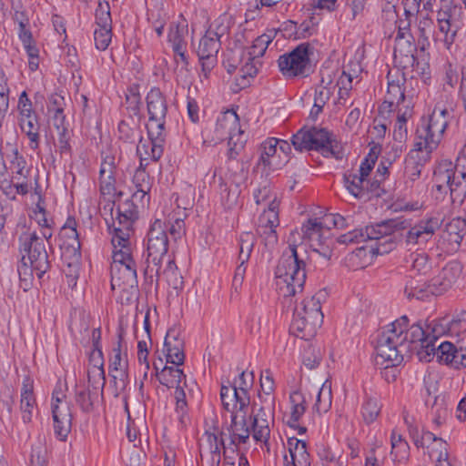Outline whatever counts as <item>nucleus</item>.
Returning a JSON list of instances; mask_svg holds the SVG:
<instances>
[{"label":"nucleus","instance_id":"f257e3e1","mask_svg":"<svg viewBox=\"0 0 466 466\" xmlns=\"http://www.w3.org/2000/svg\"><path fill=\"white\" fill-rule=\"evenodd\" d=\"M432 339L425 337V329L420 323L410 325L406 315L393 321L381 333L376 346V363L385 369L400 365L403 356L416 352L420 360L428 362L429 350H434Z\"/></svg>","mask_w":466,"mask_h":466},{"label":"nucleus","instance_id":"f03ea898","mask_svg":"<svg viewBox=\"0 0 466 466\" xmlns=\"http://www.w3.org/2000/svg\"><path fill=\"white\" fill-rule=\"evenodd\" d=\"M167 232L174 240H177L185 234L183 219L176 218L174 222L167 223L161 218H155L151 223L147 237V257L145 275L153 281H158L161 274L162 263L167 258L168 237Z\"/></svg>","mask_w":466,"mask_h":466},{"label":"nucleus","instance_id":"7ed1b4c3","mask_svg":"<svg viewBox=\"0 0 466 466\" xmlns=\"http://www.w3.org/2000/svg\"><path fill=\"white\" fill-rule=\"evenodd\" d=\"M299 239L301 236L299 231L290 233L288 238L289 249L282 254L275 270L277 289L284 298L302 292L306 281V265L297 251Z\"/></svg>","mask_w":466,"mask_h":466},{"label":"nucleus","instance_id":"20e7f679","mask_svg":"<svg viewBox=\"0 0 466 466\" xmlns=\"http://www.w3.org/2000/svg\"><path fill=\"white\" fill-rule=\"evenodd\" d=\"M324 298L325 293L319 291L296 304L290 324V330L296 337L309 340L316 335L323 322L321 299Z\"/></svg>","mask_w":466,"mask_h":466},{"label":"nucleus","instance_id":"39448f33","mask_svg":"<svg viewBox=\"0 0 466 466\" xmlns=\"http://www.w3.org/2000/svg\"><path fill=\"white\" fill-rule=\"evenodd\" d=\"M242 132L239 119L234 111L228 110L221 113L217 122L203 131L204 143L217 145L224 139H228V157L236 158L243 149L244 141L241 139Z\"/></svg>","mask_w":466,"mask_h":466},{"label":"nucleus","instance_id":"423d86ee","mask_svg":"<svg viewBox=\"0 0 466 466\" xmlns=\"http://www.w3.org/2000/svg\"><path fill=\"white\" fill-rule=\"evenodd\" d=\"M448 124V111L435 107L417 127L414 148L431 156L441 141Z\"/></svg>","mask_w":466,"mask_h":466},{"label":"nucleus","instance_id":"0eeeda50","mask_svg":"<svg viewBox=\"0 0 466 466\" xmlns=\"http://www.w3.org/2000/svg\"><path fill=\"white\" fill-rule=\"evenodd\" d=\"M113 245V262L111 265V287L126 289L137 284V264L132 256L131 242Z\"/></svg>","mask_w":466,"mask_h":466},{"label":"nucleus","instance_id":"6e6552de","mask_svg":"<svg viewBox=\"0 0 466 466\" xmlns=\"http://www.w3.org/2000/svg\"><path fill=\"white\" fill-rule=\"evenodd\" d=\"M330 134L325 128L303 127L292 137V146L298 151L320 150L325 157H334L339 159L341 153L334 145Z\"/></svg>","mask_w":466,"mask_h":466},{"label":"nucleus","instance_id":"1a4fd4ad","mask_svg":"<svg viewBox=\"0 0 466 466\" xmlns=\"http://www.w3.org/2000/svg\"><path fill=\"white\" fill-rule=\"evenodd\" d=\"M224 17L215 20L199 40L197 53L206 76L216 64L217 54L221 46L220 38L228 32V25L224 24Z\"/></svg>","mask_w":466,"mask_h":466},{"label":"nucleus","instance_id":"9d476101","mask_svg":"<svg viewBox=\"0 0 466 466\" xmlns=\"http://www.w3.org/2000/svg\"><path fill=\"white\" fill-rule=\"evenodd\" d=\"M20 253L35 268V275L41 279L50 268L47 251L44 240L35 230L28 228L18 238Z\"/></svg>","mask_w":466,"mask_h":466},{"label":"nucleus","instance_id":"9b49d317","mask_svg":"<svg viewBox=\"0 0 466 466\" xmlns=\"http://www.w3.org/2000/svg\"><path fill=\"white\" fill-rule=\"evenodd\" d=\"M312 47L309 43L299 45L292 51L281 55L278 59L280 73L286 78L305 77L311 69L309 56Z\"/></svg>","mask_w":466,"mask_h":466},{"label":"nucleus","instance_id":"f8f14e48","mask_svg":"<svg viewBox=\"0 0 466 466\" xmlns=\"http://www.w3.org/2000/svg\"><path fill=\"white\" fill-rule=\"evenodd\" d=\"M406 221L399 219H390L375 226H368L364 228L365 238L367 240H376V246L372 249L377 254L390 252L395 246L392 234L400 229H405Z\"/></svg>","mask_w":466,"mask_h":466},{"label":"nucleus","instance_id":"ddd939ff","mask_svg":"<svg viewBox=\"0 0 466 466\" xmlns=\"http://www.w3.org/2000/svg\"><path fill=\"white\" fill-rule=\"evenodd\" d=\"M50 406L55 434L59 440L65 441L71 431L73 416L66 396L60 387L53 390Z\"/></svg>","mask_w":466,"mask_h":466},{"label":"nucleus","instance_id":"4468645a","mask_svg":"<svg viewBox=\"0 0 466 466\" xmlns=\"http://www.w3.org/2000/svg\"><path fill=\"white\" fill-rule=\"evenodd\" d=\"M135 202L139 200L127 199L123 203H119L116 208V217L113 221L114 235L111 242L119 243L131 242L130 235L133 231V223L137 218L138 209Z\"/></svg>","mask_w":466,"mask_h":466},{"label":"nucleus","instance_id":"2eb2a0df","mask_svg":"<svg viewBox=\"0 0 466 466\" xmlns=\"http://www.w3.org/2000/svg\"><path fill=\"white\" fill-rule=\"evenodd\" d=\"M154 368L157 373V379L162 385L176 389L174 394L177 410L184 414L187 406L186 392L187 384L183 370L176 367L165 366L161 371L158 372V367L156 363H154Z\"/></svg>","mask_w":466,"mask_h":466},{"label":"nucleus","instance_id":"dca6fc26","mask_svg":"<svg viewBox=\"0 0 466 466\" xmlns=\"http://www.w3.org/2000/svg\"><path fill=\"white\" fill-rule=\"evenodd\" d=\"M441 226V221L436 217L420 220L408 228L403 237L405 246L409 249L416 248V250H419L423 248Z\"/></svg>","mask_w":466,"mask_h":466},{"label":"nucleus","instance_id":"f3484780","mask_svg":"<svg viewBox=\"0 0 466 466\" xmlns=\"http://www.w3.org/2000/svg\"><path fill=\"white\" fill-rule=\"evenodd\" d=\"M247 415L248 412L230 414V422L226 424L220 432V439L228 441V445H233V453L237 451L239 445L249 441L252 429L247 422Z\"/></svg>","mask_w":466,"mask_h":466},{"label":"nucleus","instance_id":"a211bd4d","mask_svg":"<svg viewBox=\"0 0 466 466\" xmlns=\"http://www.w3.org/2000/svg\"><path fill=\"white\" fill-rule=\"evenodd\" d=\"M275 406L254 402L250 414L252 437L256 441L267 443L270 437V425L274 422Z\"/></svg>","mask_w":466,"mask_h":466},{"label":"nucleus","instance_id":"6ab92c4d","mask_svg":"<svg viewBox=\"0 0 466 466\" xmlns=\"http://www.w3.org/2000/svg\"><path fill=\"white\" fill-rule=\"evenodd\" d=\"M434 177L438 191H445L448 188L452 203H462L466 197V176L452 172V169H441L435 171Z\"/></svg>","mask_w":466,"mask_h":466},{"label":"nucleus","instance_id":"aec40b11","mask_svg":"<svg viewBox=\"0 0 466 466\" xmlns=\"http://www.w3.org/2000/svg\"><path fill=\"white\" fill-rule=\"evenodd\" d=\"M124 339V329L122 326L119 327L118 341L116 347L113 349V357L110 359L109 372L112 377L115 396H118L127 386V354H122L121 347Z\"/></svg>","mask_w":466,"mask_h":466},{"label":"nucleus","instance_id":"412c9836","mask_svg":"<svg viewBox=\"0 0 466 466\" xmlns=\"http://www.w3.org/2000/svg\"><path fill=\"white\" fill-rule=\"evenodd\" d=\"M147 107L149 115L148 127L157 130V136L165 131V118L167 112L166 97L159 88H152L147 96Z\"/></svg>","mask_w":466,"mask_h":466},{"label":"nucleus","instance_id":"4be33fe9","mask_svg":"<svg viewBox=\"0 0 466 466\" xmlns=\"http://www.w3.org/2000/svg\"><path fill=\"white\" fill-rule=\"evenodd\" d=\"M417 51L412 35H406V39L395 38L393 56L404 68L412 67L419 73H424L426 64L420 65L415 56Z\"/></svg>","mask_w":466,"mask_h":466},{"label":"nucleus","instance_id":"5701e85b","mask_svg":"<svg viewBox=\"0 0 466 466\" xmlns=\"http://www.w3.org/2000/svg\"><path fill=\"white\" fill-rule=\"evenodd\" d=\"M443 5L437 13V21L439 29L444 34V44L447 48L454 42V37L458 31L456 15L460 11L456 5H452L449 0H441Z\"/></svg>","mask_w":466,"mask_h":466},{"label":"nucleus","instance_id":"b1692460","mask_svg":"<svg viewBox=\"0 0 466 466\" xmlns=\"http://www.w3.org/2000/svg\"><path fill=\"white\" fill-rule=\"evenodd\" d=\"M148 141H143L140 137L137 146V153L140 157V165H144V161L151 159L158 160L163 154V146L165 142V132H160L157 136V130L154 127H148Z\"/></svg>","mask_w":466,"mask_h":466},{"label":"nucleus","instance_id":"393cba45","mask_svg":"<svg viewBox=\"0 0 466 466\" xmlns=\"http://www.w3.org/2000/svg\"><path fill=\"white\" fill-rule=\"evenodd\" d=\"M220 399L224 409L230 414L248 412L250 404L248 392L239 390L236 387L222 385Z\"/></svg>","mask_w":466,"mask_h":466},{"label":"nucleus","instance_id":"a878e982","mask_svg":"<svg viewBox=\"0 0 466 466\" xmlns=\"http://www.w3.org/2000/svg\"><path fill=\"white\" fill-rule=\"evenodd\" d=\"M221 439L215 433L206 431L199 443V455L202 466H218Z\"/></svg>","mask_w":466,"mask_h":466},{"label":"nucleus","instance_id":"bb28decb","mask_svg":"<svg viewBox=\"0 0 466 466\" xmlns=\"http://www.w3.org/2000/svg\"><path fill=\"white\" fill-rule=\"evenodd\" d=\"M10 169L13 178H24V183L20 181L15 183V193L22 196L26 195L32 187L30 181L31 167L27 166L25 158L16 149L10 160Z\"/></svg>","mask_w":466,"mask_h":466},{"label":"nucleus","instance_id":"cd10ccee","mask_svg":"<svg viewBox=\"0 0 466 466\" xmlns=\"http://www.w3.org/2000/svg\"><path fill=\"white\" fill-rule=\"evenodd\" d=\"M278 144L279 139L268 137L260 145V157L258 165H262L268 170H277L288 163V159H282L278 153Z\"/></svg>","mask_w":466,"mask_h":466},{"label":"nucleus","instance_id":"c85d7f7f","mask_svg":"<svg viewBox=\"0 0 466 466\" xmlns=\"http://www.w3.org/2000/svg\"><path fill=\"white\" fill-rule=\"evenodd\" d=\"M430 159L427 153L412 148L405 159L404 177L406 186L412 187L420 177L424 164Z\"/></svg>","mask_w":466,"mask_h":466},{"label":"nucleus","instance_id":"c756f323","mask_svg":"<svg viewBox=\"0 0 466 466\" xmlns=\"http://www.w3.org/2000/svg\"><path fill=\"white\" fill-rule=\"evenodd\" d=\"M36 410V400L34 394V380L29 376H26L23 380L20 400V410L23 421L25 423L32 421Z\"/></svg>","mask_w":466,"mask_h":466},{"label":"nucleus","instance_id":"7c9ffc66","mask_svg":"<svg viewBox=\"0 0 466 466\" xmlns=\"http://www.w3.org/2000/svg\"><path fill=\"white\" fill-rule=\"evenodd\" d=\"M288 449L289 454L284 455L285 466H310V458L305 441L289 438Z\"/></svg>","mask_w":466,"mask_h":466},{"label":"nucleus","instance_id":"2f4dec72","mask_svg":"<svg viewBox=\"0 0 466 466\" xmlns=\"http://www.w3.org/2000/svg\"><path fill=\"white\" fill-rule=\"evenodd\" d=\"M115 168L116 167L114 165L113 157H108V159L106 158L101 164L99 171L100 192L104 196L107 195L115 198V196L116 195L115 187L116 179L114 177ZM116 200V198L113 199L112 207L115 206ZM112 211L113 208H111V212Z\"/></svg>","mask_w":466,"mask_h":466},{"label":"nucleus","instance_id":"473e14b6","mask_svg":"<svg viewBox=\"0 0 466 466\" xmlns=\"http://www.w3.org/2000/svg\"><path fill=\"white\" fill-rule=\"evenodd\" d=\"M167 361L177 366L184 363V341L178 338L175 330H168L164 342Z\"/></svg>","mask_w":466,"mask_h":466},{"label":"nucleus","instance_id":"72a5a7b5","mask_svg":"<svg viewBox=\"0 0 466 466\" xmlns=\"http://www.w3.org/2000/svg\"><path fill=\"white\" fill-rule=\"evenodd\" d=\"M142 167L143 166L140 165L133 177V183L137 189L133 193V199L139 200V202L144 205L145 202L149 201L148 193L151 189V181L149 175Z\"/></svg>","mask_w":466,"mask_h":466},{"label":"nucleus","instance_id":"f704fd0d","mask_svg":"<svg viewBox=\"0 0 466 466\" xmlns=\"http://www.w3.org/2000/svg\"><path fill=\"white\" fill-rule=\"evenodd\" d=\"M18 123L21 128V131L29 139V146L32 149H36L39 146L40 135V124L38 122V116L36 114L26 116H18Z\"/></svg>","mask_w":466,"mask_h":466},{"label":"nucleus","instance_id":"c9c22d12","mask_svg":"<svg viewBox=\"0 0 466 466\" xmlns=\"http://www.w3.org/2000/svg\"><path fill=\"white\" fill-rule=\"evenodd\" d=\"M429 329L430 328L427 327V329H425V337H429L432 339L431 344L434 347V350H429L430 352L428 353L430 356L428 361H431V358L436 355L441 362H444L445 364L449 365V359H451V357H452V355L456 352L457 346L449 341H443L439 346H436L435 343L438 338L436 335L431 334L429 332Z\"/></svg>","mask_w":466,"mask_h":466},{"label":"nucleus","instance_id":"e433bc0d","mask_svg":"<svg viewBox=\"0 0 466 466\" xmlns=\"http://www.w3.org/2000/svg\"><path fill=\"white\" fill-rule=\"evenodd\" d=\"M344 183L349 192L357 198H363L369 192L370 181L356 172H346L344 174Z\"/></svg>","mask_w":466,"mask_h":466},{"label":"nucleus","instance_id":"4c0bfd02","mask_svg":"<svg viewBox=\"0 0 466 466\" xmlns=\"http://www.w3.org/2000/svg\"><path fill=\"white\" fill-rule=\"evenodd\" d=\"M291 404L290 416L288 425L291 428H299V421L306 411V399L300 391H293L289 396Z\"/></svg>","mask_w":466,"mask_h":466},{"label":"nucleus","instance_id":"58836bf2","mask_svg":"<svg viewBox=\"0 0 466 466\" xmlns=\"http://www.w3.org/2000/svg\"><path fill=\"white\" fill-rule=\"evenodd\" d=\"M188 33L187 21L180 17L177 21H174L169 25L168 30V42L171 43L172 47L187 45L186 36Z\"/></svg>","mask_w":466,"mask_h":466},{"label":"nucleus","instance_id":"ea45409f","mask_svg":"<svg viewBox=\"0 0 466 466\" xmlns=\"http://www.w3.org/2000/svg\"><path fill=\"white\" fill-rule=\"evenodd\" d=\"M260 387L262 393L258 394L259 403L274 405L276 406L275 400V383L273 375L270 370H266L260 376Z\"/></svg>","mask_w":466,"mask_h":466},{"label":"nucleus","instance_id":"a19ab883","mask_svg":"<svg viewBox=\"0 0 466 466\" xmlns=\"http://www.w3.org/2000/svg\"><path fill=\"white\" fill-rule=\"evenodd\" d=\"M258 65H260L258 59L248 60V56L247 55L246 62L238 69V76L236 77V82L239 88L247 87L249 85V78L257 76L258 71Z\"/></svg>","mask_w":466,"mask_h":466},{"label":"nucleus","instance_id":"79ce46f5","mask_svg":"<svg viewBox=\"0 0 466 466\" xmlns=\"http://www.w3.org/2000/svg\"><path fill=\"white\" fill-rule=\"evenodd\" d=\"M407 262H410V270L416 272L419 276H426L431 270V262L425 252L416 251L411 253Z\"/></svg>","mask_w":466,"mask_h":466},{"label":"nucleus","instance_id":"37998d69","mask_svg":"<svg viewBox=\"0 0 466 466\" xmlns=\"http://www.w3.org/2000/svg\"><path fill=\"white\" fill-rule=\"evenodd\" d=\"M405 421L408 425L409 432L414 441V444L417 447L427 448L429 451L431 449V446L433 445L437 439L436 435L431 431H422L420 434L419 429L416 426L411 425L407 418H405Z\"/></svg>","mask_w":466,"mask_h":466},{"label":"nucleus","instance_id":"c03bdc74","mask_svg":"<svg viewBox=\"0 0 466 466\" xmlns=\"http://www.w3.org/2000/svg\"><path fill=\"white\" fill-rule=\"evenodd\" d=\"M9 95L8 78L0 66V128L9 109Z\"/></svg>","mask_w":466,"mask_h":466},{"label":"nucleus","instance_id":"a18cd8bd","mask_svg":"<svg viewBox=\"0 0 466 466\" xmlns=\"http://www.w3.org/2000/svg\"><path fill=\"white\" fill-rule=\"evenodd\" d=\"M448 332L451 337L461 338L457 343H463L466 339V311H460L450 322Z\"/></svg>","mask_w":466,"mask_h":466},{"label":"nucleus","instance_id":"49530a36","mask_svg":"<svg viewBox=\"0 0 466 466\" xmlns=\"http://www.w3.org/2000/svg\"><path fill=\"white\" fill-rule=\"evenodd\" d=\"M98 392L84 387H76V401L84 412L93 410L94 401L97 399Z\"/></svg>","mask_w":466,"mask_h":466},{"label":"nucleus","instance_id":"de8ad7c7","mask_svg":"<svg viewBox=\"0 0 466 466\" xmlns=\"http://www.w3.org/2000/svg\"><path fill=\"white\" fill-rule=\"evenodd\" d=\"M258 225L270 226V228H277L279 225V202L276 197L270 201L268 209H265L258 218Z\"/></svg>","mask_w":466,"mask_h":466},{"label":"nucleus","instance_id":"09e8293b","mask_svg":"<svg viewBox=\"0 0 466 466\" xmlns=\"http://www.w3.org/2000/svg\"><path fill=\"white\" fill-rule=\"evenodd\" d=\"M303 238L315 244L323 239L324 232L319 224V218H309L301 228Z\"/></svg>","mask_w":466,"mask_h":466},{"label":"nucleus","instance_id":"8fccbe9b","mask_svg":"<svg viewBox=\"0 0 466 466\" xmlns=\"http://www.w3.org/2000/svg\"><path fill=\"white\" fill-rule=\"evenodd\" d=\"M381 405L376 398H368L361 407V415L367 424L374 422L380 412Z\"/></svg>","mask_w":466,"mask_h":466},{"label":"nucleus","instance_id":"3c124183","mask_svg":"<svg viewBox=\"0 0 466 466\" xmlns=\"http://www.w3.org/2000/svg\"><path fill=\"white\" fill-rule=\"evenodd\" d=\"M271 43V38L268 35L263 34L258 36L248 52V60L259 59L266 52L268 45Z\"/></svg>","mask_w":466,"mask_h":466},{"label":"nucleus","instance_id":"603ef678","mask_svg":"<svg viewBox=\"0 0 466 466\" xmlns=\"http://www.w3.org/2000/svg\"><path fill=\"white\" fill-rule=\"evenodd\" d=\"M17 272L19 275L21 287L24 289H26L31 284L33 280V274L35 273V268L34 265L25 258V255L22 256L21 261L17 267Z\"/></svg>","mask_w":466,"mask_h":466},{"label":"nucleus","instance_id":"864d4df0","mask_svg":"<svg viewBox=\"0 0 466 466\" xmlns=\"http://www.w3.org/2000/svg\"><path fill=\"white\" fill-rule=\"evenodd\" d=\"M255 243V236L250 232H243L239 238V261L248 262Z\"/></svg>","mask_w":466,"mask_h":466},{"label":"nucleus","instance_id":"5fc2aeb1","mask_svg":"<svg viewBox=\"0 0 466 466\" xmlns=\"http://www.w3.org/2000/svg\"><path fill=\"white\" fill-rule=\"evenodd\" d=\"M331 405V390L330 386H327V382H325L321 389L318 392L316 403L314 405V409L317 412H327Z\"/></svg>","mask_w":466,"mask_h":466},{"label":"nucleus","instance_id":"6e6d98bb","mask_svg":"<svg viewBox=\"0 0 466 466\" xmlns=\"http://www.w3.org/2000/svg\"><path fill=\"white\" fill-rule=\"evenodd\" d=\"M88 387L93 390H100L103 395V390L106 384V377L104 369H88Z\"/></svg>","mask_w":466,"mask_h":466},{"label":"nucleus","instance_id":"4d7b16f0","mask_svg":"<svg viewBox=\"0 0 466 466\" xmlns=\"http://www.w3.org/2000/svg\"><path fill=\"white\" fill-rule=\"evenodd\" d=\"M404 292L408 298H415L417 299H424L431 294L429 285L423 282L420 285L413 286V280L406 282Z\"/></svg>","mask_w":466,"mask_h":466},{"label":"nucleus","instance_id":"13d9d810","mask_svg":"<svg viewBox=\"0 0 466 466\" xmlns=\"http://www.w3.org/2000/svg\"><path fill=\"white\" fill-rule=\"evenodd\" d=\"M61 235L63 238H66L72 240V242L68 243L69 246L76 248V245L78 248H80V243L78 240L79 235L76 230V221L74 218H68L66 219V224L61 229Z\"/></svg>","mask_w":466,"mask_h":466},{"label":"nucleus","instance_id":"bf43d9fd","mask_svg":"<svg viewBox=\"0 0 466 466\" xmlns=\"http://www.w3.org/2000/svg\"><path fill=\"white\" fill-rule=\"evenodd\" d=\"M112 27H96L94 32L95 46L98 50H106L112 39Z\"/></svg>","mask_w":466,"mask_h":466},{"label":"nucleus","instance_id":"052dcab7","mask_svg":"<svg viewBox=\"0 0 466 466\" xmlns=\"http://www.w3.org/2000/svg\"><path fill=\"white\" fill-rule=\"evenodd\" d=\"M97 27H112L110 7L107 2H99L96 11Z\"/></svg>","mask_w":466,"mask_h":466},{"label":"nucleus","instance_id":"680f3d73","mask_svg":"<svg viewBox=\"0 0 466 466\" xmlns=\"http://www.w3.org/2000/svg\"><path fill=\"white\" fill-rule=\"evenodd\" d=\"M461 272L462 265L458 260L448 262L441 271L444 278L447 279V282L452 285L459 279Z\"/></svg>","mask_w":466,"mask_h":466},{"label":"nucleus","instance_id":"e2e57ef3","mask_svg":"<svg viewBox=\"0 0 466 466\" xmlns=\"http://www.w3.org/2000/svg\"><path fill=\"white\" fill-rule=\"evenodd\" d=\"M431 449L428 451L431 459L435 460L437 463L444 462V460L448 461V449L447 443L441 438H437Z\"/></svg>","mask_w":466,"mask_h":466},{"label":"nucleus","instance_id":"0e129e2a","mask_svg":"<svg viewBox=\"0 0 466 466\" xmlns=\"http://www.w3.org/2000/svg\"><path fill=\"white\" fill-rule=\"evenodd\" d=\"M447 279L440 272L438 276L433 278L429 284L431 295H441L452 287L451 283H448Z\"/></svg>","mask_w":466,"mask_h":466},{"label":"nucleus","instance_id":"69168bd1","mask_svg":"<svg viewBox=\"0 0 466 466\" xmlns=\"http://www.w3.org/2000/svg\"><path fill=\"white\" fill-rule=\"evenodd\" d=\"M387 96L390 105L400 106L405 103V94L399 84L389 83Z\"/></svg>","mask_w":466,"mask_h":466},{"label":"nucleus","instance_id":"338daca9","mask_svg":"<svg viewBox=\"0 0 466 466\" xmlns=\"http://www.w3.org/2000/svg\"><path fill=\"white\" fill-rule=\"evenodd\" d=\"M257 233L263 239L266 247H274L278 243V234L275 228L258 225Z\"/></svg>","mask_w":466,"mask_h":466},{"label":"nucleus","instance_id":"774afa93","mask_svg":"<svg viewBox=\"0 0 466 466\" xmlns=\"http://www.w3.org/2000/svg\"><path fill=\"white\" fill-rule=\"evenodd\" d=\"M460 345L456 348V352L449 359V365L455 369H459L461 367L466 368V347H464L463 343H459Z\"/></svg>","mask_w":466,"mask_h":466}]
</instances>
